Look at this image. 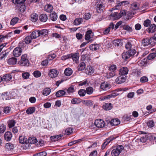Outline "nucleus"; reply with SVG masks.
<instances>
[{"label":"nucleus","instance_id":"f3484780","mask_svg":"<svg viewBox=\"0 0 156 156\" xmlns=\"http://www.w3.org/2000/svg\"><path fill=\"white\" fill-rule=\"evenodd\" d=\"M18 9V10L20 12H23L25 11V6L24 3L21 4H18L16 5Z\"/></svg>","mask_w":156,"mask_h":156},{"label":"nucleus","instance_id":"f704fd0d","mask_svg":"<svg viewBox=\"0 0 156 156\" xmlns=\"http://www.w3.org/2000/svg\"><path fill=\"white\" fill-rule=\"evenodd\" d=\"M28 143L31 144H34L37 142L36 138L34 137H30L28 138L27 140Z\"/></svg>","mask_w":156,"mask_h":156},{"label":"nucleus","instance_id":"0eeeda50","mask_svg":"<svg viewBox=\"0 0 156 156\" xmlns=\"http://www.w3.org/2000/svg\"><path fill=\"white\" fill-rule=\"evenodd\" d=\"M58 74V72L57 70L52 69L50 70L49 74L50 77L53 78L56 77Z\"/></svg>","mask_w":156,"mask_h":156},{"label":"nucleus","instance_id":"de8ad7c7","mask_svg":"<svg viewBox=\"0 0 156 156\" xmlns=\"http://www.w3.org/2000/svg\"><path fill=\"white\" fill-rule=\"evenodd\" d=\"M117 94L115 93H113L109 95L105 96V99H109L111 98H114L117 96Z\"/></svg>","mask_w":156,"mask_h":156},{"label":"nucleus","instance_id":"473e14b6","mask_svg":"<svg viewBox=\"0 0 156 156\" xmlns=\"http://www.w3.org/2000/svg\"><path fill=\"white\" fill-rule=\"evenodd\" d=\"M150 39L148 38H144L142 41V44L144 46H147L150 44Z\"/></svg>","mask_w":156,"mask_h":156},{"label":"nucleus","instance_id":"7ed1b4c3","mask_svg":"<svg viewBox=\"0 0 156 156\" xmlns=\"http://www.w3.org/2000/svg\"><path fill=\"white\" fill-rule=\"evenodd\" d=\"M124 149V147L122 145L118 146L116 148L113 150L111 151L112 156H118L121 151Z\"/></svg>","mask_w":156,"mask_h":156},{"label":"nucleus","instance_id":"9b49d317","mask_svg":"<svg viewBox=\"0 0 156 156\" xmlns=\"http://www.w3.org/2000/svg\"><path fill=\"white\" fill-rule=\"evenodd\" d=\"M100 87L103 90H106L110 88V85L107 83L104 82L101 84Z\"/></svg>","mask_w":156,"mask_h":156},{"label":"nucleus","instance_id":"79ce46f5","mask_svg":"<svg viewBox=\"0 0 156 156\" xmlns=\"http://www.w3.org/2000/svg\"><path fill=\"white\" fill-rule=\"evenodd\" d=\"M10 37V36L9 34L5 35H0V42H2L5 39H8Z\"/></svg>","mask_w":156,"mask_h":156},{"label":"nucleus","instance_id":"6ab92c4d","mask_svg":"<svg viewBox=\"0 0 156 156\" xmlns=\"http://www.w3.org/2000/svg\"><path fill=\"white\" fill-rule=\"evenodd\" d=\"M32 38L35 39L40 36L39 33V30H35L33 31L30 35Z\"/></svg>","mask_w":156,"mask_h":156},{"label":"nucleus","instance_id":"864d4df0","mask_svg":"<svg viewBox=\"0 0 156 156\" xmlns=\"http://www.w3.org/2000/svg\"><path fill=\"white\" fill-rule=\"evenodd\" d=\"M6 129L5 126L2 124H0V133H3Z\"/></svg>","mask_w":156,"mask_h":156},{"label":"nucleus","instance_id":"c9c22d12","mask_svg":"<svg viewBox=\"0 0 156 156\" xmlns=\"http://www.w3.org/2000/svg\"><path fill=\"white\" fill-rule=\"evenodd\" d=\"M73 73L72 69L69 68L66 69L64 71L65 75L67 76H70Z\"/></svg>","mask_w":156,"mask_h":156},{"label":"nucleus","instance_id":"680f3d73","mask_svg":"<svg viewBox=\"0 0 156 156\" xmlns=\"http://www.w3.org/2000/svg\"><path fill=\"white\" fill-rule=\"evenodd\" d=\"M47 154L46 153L43 151L36 154L34 155L33 156H46Z\"/></svg>","mask_w":156,"mask_h":156},{"label":"nucleus","instance_id":"7c9ffc66","mask_svg":"<svg viewBox=\"0 0 156 156\" xmlns=\"http://www.w3.org/2000/svg\"><path fill=\"white\" fill-rule=\"evenodd\" d=\"M92 33V30H91L87 31L86 33L85 36V39L86 40H89L90 38V35Z\"/></svg>","mask_w":156,"mask_h":156},{"label":"nucleus","instance_id":"58836bf2","mask_svg":"<svg viewBox=\"0 0 156 156\" xmlns=\"http://www.w3.org/2000/svg\"><path fill=\"white\" fill-rule=\"evenodd\" d=\"M89 48L91 50L96 51L99 48V47L98 44H92L90 45Z\"/></svg>","mask_w":156,"mask_h":156},{"label":"nucleus","instance_id":"20e7f679","mask_svg":"<svg viewBox=\"0 0 156 156\" xmlns=\"http://www.w3.org/2000/svg\"><path fill=\"white\" fill-rule=\"evenodd\" d=\"M94 124L97 127L101 128L105 126V123L103 120L98 119L95 121Z\"/></svg>","mask_w":156,"mask_h":156},{"label":"nucleus","instance_id":"338daca9","mask_svg":"<svg viewBox=\"0 0 156 156\" xmlns=\"http://www.w3.org/2000/svg\"><path fill=\"white\" fill-rule=\"evenodd\" d=\"M67 92L68 93H70L74 92V88L73 86H71L67 90Z\"/></svg>","mask_w":156,"mask_h":156},{"label":"nucleus","instance_id":"6e6d98bb","mask_svg":"<svg viewBox=\"0 0 156 156\" xmlns=\"http://www.w3.org/2000/svg\"><path fill=\"white\" fill-rule=\"evenodd\" d=\"M151 22L149 20H145L144 23V27H147L151 25Z\"/></svg>","mask_w":156,"mask_h":156},{"label":"nucleus","instance_id":"4be33fe9","mask_svg":"<svg viewBox=\"0 0 156 156\" xmlns=\"http://www.w3.org/2000/svg\"><path fill=\"white\" fill-rule=\"evenodd\" d=\"M11 75L10 74L5 75L2 77V81H10L12 79Z\"/></svg>","mask_w":156,"mask_h":156},{"label":"nucleus","instance_id":"774afa93","mask_svg":"<svg viewBox=\"0 0 156 156\" xmlns=\"http://www.w3.org/2000/svg\"><path fill=\"white\" fill-rule=\"evenodd\" d=\"M56 57V55L55 54L49 55L48 56V59L49 60H51L55 58Z\"/></svg>","mask_w":156,"mask_h":156},{"label":"nucleus","instance_id":"e2e57ef3","mask_svg":"<svg viewBox=\"0 0 156 156\" xmlns=\"http://www.w3.org/2000/svg\"><path fill=\"white\" fill-rule=\"evenodd\" d=\"M154 125V122L153 120H150L147 123L148 126L150 128L153 127Z\"/></svg>","mask_w":156,"mask_h":156},{"label":"nucleus","instance_id":"b1692460","mask_svg":"<svg viewBox=\"0 0 156 156\" xmlns=\"http://www.w3.org/2000/svg\"><path fill=\"white\" fill-rule=\"evenodd\" d=\"M51 92V89L47 87L43 90L42 91V93L43 95L46 96L48 95Z\"/></svg>","mask_w":156,"mask_h":156},{"label":"nucleus","instance_id":"f8f14e48","mask_svg":"<svg viewBox=\"0 0 156 156\" xmlns=\"http://www.w3.org/2000/svg\"><path fill=\"white\" fill-rule=\"evenodd\" d=\"M86 74L88 75H91L94 72L93 68L90 66H87V69L85 70Z\"/></svg>","mask_w":156,"mask_h":156},{"label":"nucleus","instance_id":"f03ea898","mask_svg":"<svg viewBox=\"0 0 156 156\" xmlns=\"http://www.w3.org/2000/svg\"><path fill=\"white\" fill-rule=\"evenodd\" d=\"M19 64L21 66H28L29 65V62L27 58V54H24L22 55L21 59L19 62Z\"/></svg>","mask_w":156,"mask_h":156},{"label":"nucleus","instance_id":"bf43d9fd","mask_svg":"<svg viewBox=\"0 0 156 156\" xmlns=\"http://www.w3.org/2000/svg\"><path fill=\"white\" fill-rule=\"evenodd\" d=\"M156 56V54L153 53L149 54L147 57V58L149 60L152 59L154 58Z\"/></svg>","mask_w":156,"mask_h":156},{"label":"nucleus","instance_id":"5fc2aeb1","mask_svg":"<svg viewBox=\"0 0 156 156\" xmlns=\"http://www.w3.org/2000/svg\"><path fill=\"white\" fill-rule=\"evenodd\" d=\"M131 8L134 10H137L139 9V5H138L137 3H133L131 5Z\"/></svg>","mask_w":156,"mask_h":156},{"label":"nucleus","instance_id":"e433bc0d","mask_svg":"<svg viewBox=\"0 0 156 156\" xmlns=\"http://www.w3.org/2000/svg\"><path fill=\"white\" fill-rule=\"evenodd\" d=\"M66 92L63 90H59L57 91L55 94L57 97H59L65 95Z\"/></svg>","mask_w":156,"mask_h":156},{"label":"nucleus","instance_id":"c756f323","mask_svg":"<svg viewBox=\"0 0 156 156\" xmlns=\"http://www.w3.org/2000/svg\"><path fill=\"white\" fill-rule=\"evenodd\" d=\"M63 136V135L61 134H60L56 136H51V140L54 141L58 140L60 139Z\"/></svg>","mask_w":156,"mask_h":156},{"label":"nucleus","instance_id":"49530a36","mask_svg":"<svg viewBox=\"0 0 156 156\" xmlns=\"http://www.w3.org/2000/svg\"><path fill=\"white\" fill-rule=\"evenodd\" d=\"M32 39L31 36H27L24 39V41L26 44H29L31 42Z\"/></svg>","mask_w":156,"mask_h":156},{"label":"nucleus","instance_id":"6e6552de","mask_svg":"<svg viewBox=\"0 0 156 156\" xmlns=\"http://www.w3.org/2000/svg\"><path fill=\"white\" fill-rule=\"evenodd\" d=\"M1 95L3 100H9L11 98V95L9 93L5 92L2 93Z\"/></svg>","mask_w":156,"mask_h":156},{"label":"nucleus","instance_id":"423d86ee","mask_svg":"<svg viewBox=\"0 0 156 156\" xmlns=\"http://www.w3.org/2000/svg\"><path fill=\"white\" fill-rule=\"evenodd\" d=\"M22 52L21 48L20 47H17L14 50L13 54L15 57H18L20 55Z\"/></svg>","mask_w":156,"mask_h":156},{"label":"nucleus","instance_id":"72a5a7b5","mask_svg":"<svg viewBox=\"0 0 156 156\" xmlns=\"http://www.w3.org/2000/svg\"><path fill=\"white\" fill-rule=\"evenodd\" d=\"M83 22V19L81 18H78L74 20L73 23L76 25L80 24Z\"/></svg>","mask_w":156,"mask_h":156},{"label":"nucleus","instance_id":"412c9836","mask_svg":"<svg viewBox=\"0 0 156 156\" xmlns=\"http://www.w3.org/2000/svg\"><path fill=\"white\" fill-rule=\"evenodd\" d=\"M17 62V59L15 57H12L10 58L8 60V63L10 65H13L15 64Z\"/></svg>","mask_w":156,"mask_h":156},{"label":"nucleus","instance_id":"0e129e2a","mask_svg":"<svg viewBox=\"0 0 156 156\" xmlns=\"http://www.w3.org/2000/svg\"><path fill=\"white\" fill-rule=\"evenodd\" d=\"M11 111V108L9 107H4L3 112L5 114L9 113Z\"/></svg>","mask_w":156,"mask_h":156},{"label":"nucleus","instance_id":"603ef678","mask_svg":"<svg viewBox=\"0 0 156 156\" xmlns=\"http://www.w3.org/2000/svg\"><path fill=\"white\" fill-rule=\"evenodd\" d=\"M150 44L152 46H154L156 43V41H155L154 37H151L150 39Z\"/></svg>","mask_w":156,"mask_h":156},{"label":"nucleus","instance_id":"f257e3e1","mask_svg":"<svg viewBox=\"0 0 156 156\" xmlns=\"http://www.w3.org/2000/svg\"><path fill=\"white\" fill-rule=\"evenodd\" d=\"M136 52V51L133 49L128 50L122 54V58L126 60H128L132 58Z\"/></svg>","mask_w":156,"mask_h":156},{"label":"nucleus","instance_id":"4468645a","mask_svg":"<svg viewBox=\"0 0 156 156\" xmlns=\"http://www.w3.org/2000/svg\"><path fill=\"white\" fill-rule=\"evenodd\" d=\"M156 31V26L154 24H151L147 29V31L149 33H152Z\"/></svg>","mask_w":156,"mask_h":156},{"label":"nucleus","instance_id":"13d9d810","mask_svg":"<svg viewBox=\"0 0 156 156\" xmlns=\"http://www.w3.org/2000/svg\"><path fill=\"white\" fill-rule=\"evenodd\" d=\"M18 21V19L17 17L13 18L11 21L10 23L12 25H14L16 24Z\"/></svg>","mask_w":156,"mask_h":156},{"label":"nucleus","instance_id":"a211bd4d","mask_svg":"<svg viewBox=\"0 0 156 156\" xmlns=\"http://www.w3.org/2000/svg\"><path fill=\"white\" fill-rule=\"evenodd\" d=\"M12 136V133L10 132H6L4 136V138L5 140L7 141H9L11 139Z\"/></svg>","mask_w":156,"mask_h":156},{"label":"nucleus","instance_id":"dca6fc26","mask_svg":"<svg viewBox=\"0 0 156 156\" xmlns=\"http://www.w3.org/2000/svg\"><path fill=\"white\" fill-rule=\"evenodd\" d=\"M39 20L41 22H46L48 20V17L47 15L44 14H42L40 15L39 17Z\"/></svg>","mask_w":156,"mask_h":156},{"label":"nucleus","instance_id":"bb28decb","mask_svg":"<svg viewBox=\"0 0 156 156\" xmlns=\"http://www.w3.org/2000/svg\"><path fill=\"white\" fill-rule=\"evenodd\" d=\"M35 108L33 107L29 108L26 111V113L30 115L34 113L35 111Z\"/></svg>","mask_w":156,"mask_h":156},{"label":"nucleus","instance_id":"c03bdc74","mask_svg":"<svg viewBox=\"0 0 156 156\" xmlns=\"http://www.w3.org/2000/svg\"><path fill=\"white\" fill-rule=\"evenodd\" d=\"M30 75L29 73L27 72H23L22 74V77L24 79H28Z\"/></svg>","mask_w":156,"mask_h":156},{"label":"nucleus","instance_id":"8fccbe9b","mask_svg":"<svg viewBox=\"0 0 156 156\" xmlns=\"http://www.w3.org/2000/svg\"><path fill=\"white\" fill-rule=\"evenodd\" d=\"M5 147L6 148L12 150L13 149V144L10 143H7L5 145Z\"/></svg>","mask_w":156,"mask_h":156},{"label":"nucleus","instance_id":"052dcab7","mask_svg":"<svg viewBox=\"0 0 156 156\" xmlns=\"http://www.w3.org/2000/svg\"><path fill=\"white\" fill-rule=\"evenodd\" d=\"M72 131L73 129L72 128H68L66 130L65 134L66 135H69L73 132Z\"/></svg>","mask_w":156,"mask_h":156},{"label":"nucleus","instance_id":"9d476101","mask_svg":"<svg viewBox=\"0 0 156 156\" xmlns=\"http://www.w3.org/2000/svg\"><path fill=\"white\" fill-rule=\"evenodd\" d=\"M126 80L125 77L120 76L115 80V82L117 83L120 84L124 82Z\"/></svg>","mask_w":156,"mask_h":156},{"label":"nucleus","instance_id":"2eb2a0df","mask_svg":"<svg viewBox=\"0 0 156 156\" xmlns=\"http://www.w3.org/2000/svg\"><path fill=\"white\" fill-rule=\"evenodd\" d=\"M111 125L112 126H116L119 125L120 123V121L118 119H112L109 121Z\"/></svg>","mask_w":156,"mask_h":156},{"label":"nucleus","instance_id":"aec40b11","mask_svg":"<svg viewBox=\"0 0 156 156\" xmlns=\"http://www.w3.org/2000/svg\"><path fill=\"white\" fill-rule=\"evenodd\" d=\"M72 59L74 61H75L76 63H77L78 61V59L79 57V55L78 53H75L73 54H71Z\"/></svg>","mask_w":156,"mask_h":156},{"label":"nucleus","instance_id":"37998d69","mask_svg":"<svg viewBox=\"0 0 156 156\" xmlns=\"http://www.w3.org/2000/svg\"><path fill=\"white\" fill-rule=\"evenodd\" d=\"M19 140L20 143L24 144L27 143V139L25 138L24 136H20L19 137Z\"/></svg>","mask_w":156,"mask_h":156},{"label":"nucleus","instance_id":"39448f33","mask_svg":"<svg viewBox=\"0 0 156 156\" xmlns=\"http://www.w3.org/2000/svg\"><path fill=\"white\" fill-rule=\"evenodd\" d=\"M96 5V9L97 12L98 13H101L103 10L104 9L105 6L103 4L102 2H97Z\"/></svg>","mask_w":156,"mask_h":156},{"label":"nucleus","instance_id":"1a4fd4ad","mask_svg":"<svg viewBox=\"0 0 156 156\" xmlns=\"http://www.w3.org/2000/svg\"><path fill=\"white\" fill-rule=\"evenodd\" d=\"M128 71L129 70L127 67H123L120 69L119 72L120 75H124L127 74Z\"/></svg>","mask_w":156,"mask_h":156},{"label":"nucleus","instance_id":"cd10ccee","mask_svg":"<svg viewBox=\"0 0 156 156\" xmlns=\"http://www.w3.org/2000/svg\"><path fill=\"white\" fill-rule=\"evenodd\" d=\"M39 33L40 36L41 37L45 36L46 35H48V31L46 29L39 30Z\"/></svg>","mask_w":156,"mask_h":156},{"label":"nucleus","instance_id":"a19ab883","mask_svg":"<svg viewBox=\"0 0 156 156\" xmlns=\"http://www.w3.org/2000/svg\"><path fill=\"white\" fill-rule=\"evenodd\" d=\"M50 17L51 20L53 21H55L57 18V15L56 13L52 12L50 14Z\"/></svg>","mask_w":156,"mask_h":156},{"label":"nucleus","instance_id":"c85d7f7f","mask_svg":"<svg viewBox=\"0 0 156 156\" xmlns=\"http://www.w3.org/2000/svg\"><path fill=\"white\" fill-rule=\"evenodd\" d=\"M86 67L85 63L84 62H81L78 66V69L79 71H81L84 69Z\"/></svg>","mask_w":156,"mask_h":156},{"label":"nucleus","instance_id":"ddd939ff","mask_svg":"<svg viewBox=\"0 0 156 156\" xmlns=\"http://www.w3.org/2000/svg\"><path fill=\"white\" fill-rule=\"evenodd\" d=\"M109 18L111 20H113L119 19L118 15V13L117 12L111 13L109 15Z\"/></svg>","mask_w":156,"mask_h":156},{"label":"nucleus","instance_id":"4d7b16f0","mask_svg":"<svg viewBox=\"0 0 156 156\" xmlns=\"http://www.w3.org/2000/svg\"><path fill=\"white\" fill-rule=\"evenodd\" d=\"M33 74L34 76L36 77H38L41 76V72L37 70L34 71Z\"/></svg>","mask_w":156,"mask_h":156},{"label":"nucleus","instance_id":"2f4dec72","mask_svg":"<svg viewBox=\"0 0 156 156\" xmlns=\"http://www.w3.org/2000/svg\"><path fill=\"white\" fill-rule=\"evenodd\" d=\"M53 9V6L51 5H46L44 7V9L45 11L48 12H51L52 11Z\"/></svg>","mask_w":156,"mask_h":156},{"label":"nucleus","instance_id":"a878e982","mask_svg":"<svg viewBox=\"0 0 156 156\" xmlns=\"http://www.w3.org/2000/svg\"><path fill=\"white\" fill-rule=\"evenodd\" d=\"M115 75V72L109 70L108 73H107L105 76L106 78L108 79L110 78Z\"/></svg>","mask_w":156,"mask_h":156},{"label":"nucleus","instance_id":"3c124183","mask_svg":"<svg viewBox=\"0 0 156 156\" xmlns=\"http://www.w3.org/2000/svg\"><path fill=\"white\" fill-rule=\"evenodd\" d=\"M148 136L146 135L143 136L141 137L140 138V140L141 142L143 143L145 142L147 140Z\"/></svg>","mask_w":156,"mask_h":156},{"label":"nucleus","instance_id":"69168bd1","mask_svg":"<svg viewBox=\"0 0 156 156\" xmlns=\"http://www.w3.org/2000/svg\"><path fill=\"white\" fill-rule=\"evenodd\" d=\"M71 102L72 104H76L79 103L80 101L78 98H75L73 99L72 100Z\"/></svg>","mask_w":156,"mask_h":156},{"label":"nucleus","instance_id":"393cba45","mask_svg":"<svg viewBox=\"0 0 156 156\" xmlns=\"http://www.w3.org/2000/svg\"><path fill=\"white\" fill-rule=\"evenodd\" d=\"M30 17L31 21L33 22H35L38 19V16L36 13H33L31 14Z\"/></svg>","mask_w":156,"mask_h":156},{"label":"nucleus","instance_id":"a18cd8bd","mask_svg":"<svg viewBox=\"0 0 156 156\" xmlns=\"http://www.w3.org/2000/svg\"><path fill=\"white\" fill-rule=\"evenodd\" d=\"M78 93L80 96H84L86 93V90L84 89H80L78 91Z\"/></svg>","mask_w":156,"mask_h":156},{"label":"nucleus","instance_id":"4c0bfd02","mask_svg":"<svg viewBox=\"0 0 156 156\" xmlns=\"http://www.w3.org/2000/svg\"><path fill=\"white\" fill-rule=\"evenodd\" d=\"M86 93L89 95L92 94L93 92V88L91 87H87L85 90Z\"/></svg>","mask_w":156,"mask_h":156},{"label":"nucleus","instance_id":"5701e85b","mask_svg":"<svg viewBox=\"0 0 156 156\" xmlns=\"http://www.w3.org/2000/svg\"><path fill=\"white\" fill-rule=\"evenodd\" d=\"M103 108L105 110H109L112 109V105L111 103H106L103 105Z\"/></svg>","mask_w":156,"mask_h":156},{"label":"nucleus","instance_id":"09e8293b","mask_svg":"<svg viewBox=\"0 0 156 156\" xmlns=\"http://www.w3.org/2000/svg\"><path fill=\"white\" fill-rule=\"evenodd\" d=\"M15 123L16 122L13 120H10L8 122V124L9 128H11L14 126Z\"/></svg>","mask_w":156,"mask_h":156},{"label":"nucleus","instance_id":"ea45409f","mask_svg":"<svg viewBox=\"0 0 156 156\" xmlns=\"http://www.w3.org/2000/svg\"><path fill=\"white\" fill-rule=\"evenodd\" d=\"M26 0H12V2L17 5L24 4Z\"/></svg>","mask_w":156,"mask_h":156}]
</instances>
